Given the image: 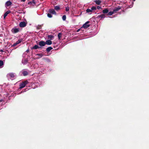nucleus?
I'll list each match as a JSON object with an SVG mask.
<instances>
[{"label":"nucleus","instance_id":"obj_34","mask_svg":"<svg viewBox=\"0 0 149 149\" xmlns=\"http://www.w3.org/2000/svg\"><path fill=\"white\" fill-rule=\"evenodd\" d=\"M3 101V100L2 99L0 100V102H2Z\"/></svg>","mask_w":149,"mask_h":149},{"label":"nucleus","instance_id":"obj_4","mask_svg":"<svg viewBox=\"0 0 149 149\" xmlns=\"http://www.w3.org/2000/svg\"><path fill=\"white\" fill-rule=\"evenodd\" d=\"M20 74L21 75L22 74L24 76H25L27 75L28 72L25 69H24L20 72Z\"/></svg>","mask_w":149,"mask_h":149},{"label":"nucleus","instance_id":"obj_19","mask_svg":"<svg viewBox=\"0 0 149 149\" xmlns=\"http://www.w3.org/2000/svg\"><path fill=\"white\" fill-rule=\"evenodd\" d=\"M98 17L99 18H104L105 17V15L104 14H101L98 15Z\"/></svg>","mask_w":149,"mask_h":149},{"label":"nucleus","instance_id":"obj_7","mask_svg":"<svg viewBox=\"0 0 149 149\" xmlns=\"http://www.w3.org/2000/svg\"><path fill=\"white\" fill-rule=\"evenodd\" d=\"M28 49L26 50V51L23 54V58H27L28 57Z\"/></svg>","mask_w":149,"mask_h":149},{"label":"nucleus","instance_id":"obj_3","mask_svg":"<svg viewBox=\"0 0 149 149\" xmlns=\"http://www.w3.org/2000/svg\"><path fill=\"white\" fill-rule=\"evenodd\" d=\"M7 76L9 79H13L15 77V75L14 73H11L8 74Z\"/></svg>","mask_w":149,"mask_h":149},{"label":"nucleus","instance_id":"obj_1","mask_svg":"<svg viewBox=\"0 0 149 149\" xmlns=\"http://www.w3.org/2000/svg\"><path fill=\"white\" fill-rule=\"evenodd\" d=\"M20 30L19 28H17L16 27H15L11 30V32L13 33H16L19 32Z\"/></svg>","mask_w":149,"mask_h":149},{"label":"nucleus","instance_id":"obj_25","mask_svg":"<svg viewBox=\"0 0 149 149\" xmlns=\"http://www.w3.org/2000/svg\"><path fill=\"white\" fill-rule=\"evenodd\" d=\"M39 47L37 45H35L33 47V49H36L38 48Z\"/></svg>","mask_w":149,"mask_h":149},{"label":"nucleus","instance_id":"obj_17","mask_svg":"<svg viewBox=\"0 0 149 149\" xmlns=\"http://www.w3.org/2000/svg\"><path fill=\"white\" fill-rule=\"evenodd\" d=\"M35 4V2L34 1V0H33V1L32 2H29V5H31L32 6H33Z\"/></svg>","mask_w":149,"mask_h":149},{"label":"nucleus","instance_id":"obj_28","mask_svg":"<svg viewBox=\"0 0 149 149\" xmlns=\"http://www.w3.org/2000/svg\"><path fill=\"white\" fill-rule=\"evenodd\" d=\"M47 16L49 18H51L52 17V16L50 13H48L47 14Z\"/></svg>","mask_w":149,"mask_h":149},{"label":"nucleus","instance_id":"obj_29","mask_svg":"<svg viewBox=\"0 0 149 149\" xmlns=\"http://www.w3.org/2000/svg\"><path fill=\"white\" fill-rule=\"evenodd\" d=\"M61 33H59L58 35V37L59 39H60V38H61Z\"/></svg>","mask_w":149,"mask_h":149},{"label":"nucleus","instance_id":"obj_38","mask_svg":"<svg viewBox=\"0 0 149 149\" xmlns=\"http://www.w3.org/2000/svg\"><path fill=\"white\" fill-rule=\"evenodd\" d=\"M135 0H133L134 1Z\"/></svg>","mask_w":149,"mask_h":149},{"label":"nucleus","instance_id":"obj_16","mask_svg":"<svg viewBox=\"0 0 149 149\" xmlns=\"http://www.w3.org/2000/svg\"><path fill=\"white\" fill-rule=\"evenodd\" d=\"M94 2L97 5H100L101 2V1L100 0H95L94 1Z\"/></svg>","mask_w":149,"mask_h":149},{"label":"nucleus","instance_id":"obj_20","mask_svg":"<svg viewBox=\"0 0 149 149\" xmlns=\"http://www.w3.org/2000/svg\"><path fill=\"white\" fill-rule=\"evenodd\" d=\"M109 12V10L107 8L103 10L102 12L104 13H106Z\"/></svg>","mask_w":149,"mask_h":149},{"label":"nucleus","instance_id":"obj_26","mask_svg":"<svg viewBox=\"0 0 149 149\" xmlns=\"http://www.w3.org/2000/svg\"><path fill=\"white\" fill-rule=\"evenodd\" d=\"M86 11L87 13H89L91 12H92V11L91 9H87L86 10Z\"/></svg>","mask_w":149,"mask_h":149},{"label":"nucleus","instance_id":"obj_10","mask_svg":"<svg viewBox=\"0 0 149 149\" xmlns=\"http://www.w3.org/2000/svg\"><path fill=\"white\" fill-rule=\"evenodd\" d=\"M45 45V42L43 41H41L39 43V45L41 46H44Z\"/></svg>","mask_w":149,"mask_h":149},{"label":"nucleus","instance_id":"obj_9","mask_svg":"<svg viewBox=\"0 0 149 149\" xmlns=\"http://www.w3.org/2000/svg\"><path fill=\"white\" fill-rule=\"evenodd\" d=\"M12 4L11 2L10 1H8L6 3L5 6L6 7L10 6Z\"/></svg>","mask_w":149,"mask_h":149},{"label":"nucleus","instance_id":"obj_36","mask_svg":"<svg viewBox=\"0 0 149 149\" xmlns=\"http://www.w3.org/2000/svg\"><path fill=\"white\" fill-rule=\"evenodd\" d=\"M26 1V0H22V1Z\"/></svg>","mask_w":149,"mask_h":149},{"label":"nucleus","instance_id":"obj_24","mask_svg":"<svg viewBox=\"0 0 149 149\" xmlns=\"http://www.w3.org/2000/svg\"><path fill=\"white\" fill-rule=\"evenodd\" d=\"M55 9L56 10H58L60 9L59 6H56L55 7Z\"/></svg>","mask_w":149,"mask_h":149},{"label":"nucleus","instance_id":"obj_12","mask_svg":"<svg viewBox=\"0 0 149 149\" xmlns=\"http://www.w3.org/2000/svg\"><path fill=\"white\" fill-rule=\"evenodd\" d=\"M10 12V10H8L6 11L4 14L3 15V18L4 19H5L7 15L9 14Z\"/></svg>","mask_w":149,"mask_h":149},{"label":"nucleus","instance_id":"obj_15","mask_svg":"<svg viewBox=\"0 0 149 149\" xmlns=\"http://www.w3.org/2000/svg\"><path fill=\"white\" fill-rule=\"evenodd\" d=\"M120 9V7H118L117 8H115L113 10V11L115 13H116L117 11L119 10Z\"/></svg>","mask_w":149,"mask_h":149},{"label":"nucleus","instance_id":"obj_13","mask_svg":"<svg viewBox=\"0 0 149 149\" xmlns=\"http://www.w3.org/2000/svg\"><path fill=\"white\" fill-rule=\"evenodd\" d=\"M49 13L53 14H56V13L55 10L53 9H50L49 10Z\"/></svg>","mask_w":149,"mask_h":149},{"label":"nucleus","instance_id":"obj_37","mask_svg":"<svg viewBox=\"0 0 149 149\" xmlns=\"http://www.w3.org/2000/svg\"><path fill=\"white\" fill-rule=\"evenodd\" d=\"M124 0H122V1H124Z\"/></svg>","mask_w":149,"mask_h":149},{"label":"nucleus","instance_id":"obj_2","mask_svg":"<svg viewBox=\"0 0 149 149\" xmlns=\"http://www.w3.org/2000/svg\"><path fill=\"white\" fill-rule=\"evenodd\" d=\"M28 83V81H24V82L21 83L19 85V89L23 88L25 87L26 84Z\"/></svg>","mask_w":149,"mask_h":149},{"label":"nucleus","instance_id":"obj_11","mask_svg":"<svg viewBox=\"0 0 149 149\" xmlns=\"http://www.w3.org/2000/svg\"><path fill=\"white\" fill-rule=\"evenodd\" d=\"M22 41V39H19V40H18V41H17L15 43H14L13 44V46H16L17 44L20 43Z\"/></svg>","mask_w":149,"mask_h":149},{"label":"nucleus","instance_id":"obj_21","mask_svg":"<svg viewBox=\"0 0 149 149\" xmlns=\"http://www.w3.org/2000/svg\"><path fill=\"white\" fill-rule=\"evenodd\" d=\"M52 49V48L51 47H48L46 51L47 52H49Z\"/></svg>","mask_w":149,"mask_h":149},{"label":"nucleus","instance_id":"obj_35","mask_svg":"<svg viewBox=\"0 0 149 149\" xmlns=\"http://www.w3.org/2000/svg\"><path fill=\"white\" fill-rule=\"evenodd\" d=\"M0 51L1 52H3V51L2 49L0 50Z\"/></svg>","mask_w":149,"mask_h":149},{"label":"nucleus","instance_id":"obj_31","mask_svg":"<svg viewBox=\"0 0 149 149\" xmlns=\"http://www.w3.org/2000/svg\"><path fill=\"white\" fill-rule=\"evenodd\" d=\"M65 10L67 11H68L69 10V8L68 7H66Z\"/></svg>","mask_w":149,"mask_h":149},{"label":"nucleus","instance_id":"obj_27","mask_svg":"<svg viewBox=\"0 0 149 149\" xmlns=\"http://www.w3.org/2000/svg\"><path fill=\"white\" fill-rule=\"evenodd\" d=\"M66 19V17L65 15H63L62 17V19L63 20H65Z\"/></svg>","mask_w":149,"mask_h":149},{"label":"nucleus","instance_id":"obj_22","mask_svg":"<svg viewBox=\"0 0 149 149\" xmlns=\"http://www.w3.org/2000/svg\"><path fill=\"white\" fill-rule=\"evenodd\" d=\"M114 13L113 11H110L108 15H111Z\"/></svg>","mask_w":149,"mask_h":149},{"label":"nucleus","instance_id":"obj_30","mask_svg":"<svg viewBox=\"0 0 149 149\" xmlns=\"http://www.w3.org/2000/svg\"><path fill=\"white\" fill-rule=\"evenodd\" d=\"M48 38H50L51 39H52L53 38V36L52 35H49L48 36Z\"/></svg>","mask_w":149,"mask_h":149},{"label":"nucleus","instance_id":"obj_5","mask_svg":"<svg viewBox=\"0 0 149 149\" xmlns=\"http://www.w3.org/2000/svg\"><path fill=\"white\" fill-rule=\"evenodd\" d=\"M26 25V22H21L19 24V26L21 27H25Z\"/></svg>","mask_w":149,"mask_h":149},{"label":"nucleus","instance_id":"obj_32","mask_svg":"<svg viewBox=\"0 0 149 149\" xmlns=\"http://www.w3.org/2000/svg\"><path fill=\"white\" fill-rule=\"evenodd\" d=\"M37 55L40 56V57H41L43 56L42 54H37Z\"/></svg>","mask_w":149,"mask_h":149},{"label":"nucleus","instance_id":"obj_18","mask_svg":"<svg viewBox=\"0 0 149 149\" xmlns=\"http://www.w3.org/2000/svg\"><path fill=\"white\" fill-rule=\"evenodd\" d=\"M3 62L2 61L0 60V68L3 67Z\"/></svg>","mask_w":149,"mask_h":149},{"label":"nucleus","instance_id":"obj_33","mask_svg":"<svg viewBox=\"0 0 149 149\" xmlns=\"http://www.w3.org/2000/svg\"><path fill=\"white\" fill-rule=\"evenodd\" d=\"M97 8L98 9H102V8L100 6H98L97 7Z\"/></svg>","mask_w":149,"mask_h":149},{"label":"nucleus","instance_id":"obj_23","mask_svg":"<svg viewBox=\"0 0 149 149\" xmlns=\"http://www.w3.org/2000/svg\"><path fill=\"white\" fill-rule=\"evenodd\" d=\"M91 9L92 11L93 10H96V8L95 7L93 6L91 8Z\"/></svg>","mask_w":149,"mask_h":149},{"label":"nucleus","instance_id":"obj_14","mask_svg":"<svg viewBox=\"0 0 149 149\" xmlns=\"http://www.w3.org/2000/svg\"><path fill=\"white\" fill-rule=\"evenodd\" d=\"M45 42L46 44L50 45L52 44V42L50 40H47Z\"/></svg>","mask_w":149,"mask_h":149},{"label":"nucleus","instance_id":"obj_8","mask_svg":"<svg viewBox=\"0 0 149 149\" xmlns=\"http://www.w3.org/2000/svg\"><path fill=\"white\" fill-rule=\"evenodd\" d=\"M28 62V60L27 58H23L22 61V63L24 65H25L27 64Z\"/></svg>","mask_w":149,"mask_h":149},{"label":"nucleus","instance_id":"obj_6","mask_svg":"<svg viewBox=\"0 0 149 149\" xmlns=\"http://www.w3.org/2000/svg\"><path fill=\"white\" fill-rule=\"evenodd\" d=\"M89 21H87L86 22L83 26L82 27L86 29L90 25L88 24L89 23Z\"/></svg>","mask_w":149,"mask_h":149}]
</instances>
